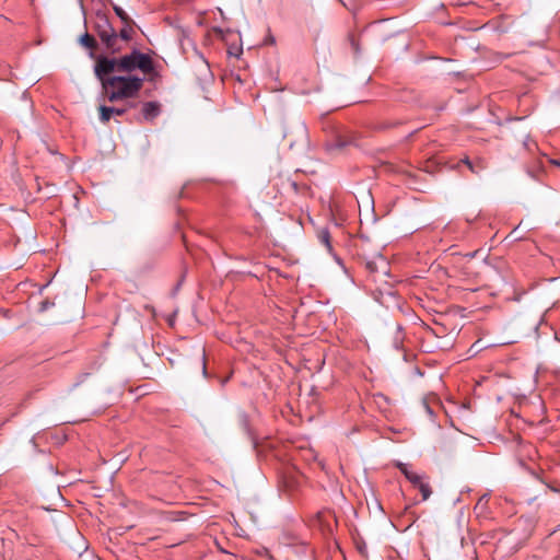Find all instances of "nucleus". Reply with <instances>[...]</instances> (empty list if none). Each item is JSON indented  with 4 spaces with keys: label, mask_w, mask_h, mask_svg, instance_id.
Segmentation results:
<instances>
[{
    "label": "nucleus",
    "mask_w": 560,
    "mask_h": 560,
    "mask_svg": "<svg viewBox=\"0 0 560 560\" xmlns=\"http://www.w3.org/2000/svg\"><path fill=\"white\" fill-rule=\"evenodd\" d=\"M136 70H140L144 75L154 71L152 58L138 49L120 57L98 55L94 65L95 77L113 73L132 75Z\"/></svg>",
    "instance_id": "obj_1"
},
{
    "label": "nucleus",
    "mask_w": 560,
    "mask_h": 560,
    "mask_svg": "<svg viewBox=\"0 0 560 560\" xmlns=\"http://www.w3.org/2000/svg\"><path fill=\"white\" fill-rule=\"evenodd\" d=\"M96 79L102 85L104 95L112 103L136 97L144 83V77L121 73L102 74Z\"/></svg>",
    "instance_id": "obj_2"
},
{
    "label": "nucleus",
    "mask_w": 560,
    "mask_h": 560,
    "mask_svg": "<svg viewBox=\"0 0 560 560\" xmlns=\"http://www.w3.org/2000/svg\"><path fill=\"white\" fill-rule=\"evenodd\" d=\"M94 32L104 44L105 49L109 54H117L121 47L118 45V35L113 25L110 24L107 15L103 12L95 14V21L93 25Z\"/></svg>",
    "instance_id": "obj_3"
},
{
    "label": "nucleus",
    "mask_w": 560,
    "mask_h": 560,
    "mask_svg": "<svg viewBox=\"0 0 560 560\" xmlns=\"http://www.w3.org/2000/svg\"><path fill=\"white\" fill-rule=\"evenodd\" d=\"M460 164H464L467 166V168L476 175H479L481 172H483L487 168V163L483 159L477 158L476 160H470L468 156H464L458 161V163L454 166L455 168H458Z\"/></svg>",
    "instance_id": "obj_4"
},
{
    "label": "nucleus",
    "mask_w": 560,
    "mask_h": 560,
    "mask_svg": "<svg viewBox=\"0 0 560 560\" xmlns=\"http://www.w3.org/2000/svg\"><path fill=\"white\" fill-rule=\"evenodd\" d=\"M143 119L152 121L161 114V104L156 101L145 102L141 109Z\"/></svg>",
    "instance_id": "obj_5"
},
{
    "label": "nucleus",
    "mask_w": 560,
    "mask_h": 560,
    "mask_svg": "<svg viewBox=\"0 0 560 560\" xmlns=\"http://www.w3.org/2000/svg\"><path fill=\"white\" fill-rule=\"evenodd\" d=\"M98 112H100L101 122L107 124L110 120L113 115L122 116V115H125L127 109L122 108V107H113V106L101 105L98 107Z\"/></svg>",
    "instance_id": "obj_6"
},
{
    "label": "nucleus",
    "mask_w": 560,
    "mask_h": 560,
    "mask_svg": "<svg viewBox=\"0 0 560 560\" xmlns=\"http://www.w3.org/2000/svg\"><path fill=\"white\" fill-rule=\"evenodd\" d=\"M396 467L400 470V472L413 485H418V482H420V480L423 478L422 475H419L415 471H412L410 468H409V465L408 464H405V463H397L396 464Z\"/></svg>",
    "instance_id": "obj_7"
},
{
    "label": "nucleus",
    "mask_w": 560,
    "mask_h": 560,
    "mask_svg": "<svg viewBox=\"0 0 560 560\" xmlns=\"http://www.w3.org/2000/svg\"><path fill=\"white\" fill-rule=\"evenodd\" d=\"M80 44L91 50L90 56L96 60V57L94 55V50L97 48V42L96 39L89 33H84L80 37Z\"/></svg>",
    "instance_id": "obj_8"
},
{
    "label": "nucleus",
    "mask_w": 560,
    "mask_h": 560,
    "mask_svg": "<svg viewBox=\"0 0 560 560\" xmlns=\"http://www.w3.org/2000/svg\"><path fill=\"white\" fill-rule=\"evenodd\" d=\"M488 502H489V495L488 494H483L482 497H480L478 502L476 503V505L474 508L475 513L477 515H483L486 513V511H487Z\"/></svg>",
    "instance_id": "obj_9"
},
{
    "label": "nucleus",
    "mask_w": 560,
    "mask_h": 560,
    "mask_svg": "<svg viewBox=\"0 0 560 560\" xmlns=\"http://www.w3.org/2000/svg\"><path fill=\"white\" fill-rule=\"evenodd\" d=\"M415 487H417L419 489V491L421 492L423 501L428 500L430 498V495L432 494V490H431L429 482L424 481L423 478Z\"/></svg>",
    "instance_id": "obj_10"
},
{
    "label": "nucleus",
    "mask_w": 560,
    "mask_h": 560,
    "mask_svg": "<svg viewBox=\"0 0 560 560\" xmlns=\"http://www.w3.org/2000/svg\"><path fill=\"white\" fill-rule=\"evenodd\" d=\"M131 24L132 23L124 24V27L119 31V33H117L118 40L122 39L125 42H128V40L131 39L132 32H133L132 27H131Z\"/></svg>",
    "instance_id": "obj_11"
},
{
    "label": "nucleus",
    "mask_w": 560,
    "mask_h": 560,
    "mask_svg": "<svg viewBox=\"0 0 560 560\" xmlns=\"http://www.w3.org/2000/svg\"><path fill=\"white\" fill-rule=\"evenodd\" d=\"M318 240L328 250H331L330 233L327 229H323L318 232Z\"/></svg>",
    "instance_id": "obj_12"
},
{
    "label": "nucleus",
    "mask_w": 560,
    "mask_h": 560,
    "mask_svg": "<svg viewBox=\"0 0 560 560\" xmlns=\"http://www.w3.org/2000/svg\"><path fill=\"white\" fill-rule=\"evenodd\" d=\"M113 10L124 24L133 23L130 16L119 5L114 4Z\"/></svg>",
    "instance_id": "obj_13"
},
{
    "label": "nucleus",
    "mask_w": 560,
    "mask_h": 560,
    "mask_svg": "<svg viewBox=\"0 0 560 560\" xmlns=\"http://www.w3.org/2000/svg\"><path fill=\"white\" fill-rule=\"evenodd\" d=\"M295 129H296L298 138L300 140H303L306 138L307 130H306V126L303 122H301V121L296 122Z\"/></svg>",
    "instance_id": "obj_14"
},
{
    "label": "nucleus",
    "mask_w": 560,
    "mask_h": 560,
    "mask_svg": "<svg viewBox=\"0 0 560 560\" xmlns=\"http://www.w3.org/2000/svg\"><path fill=\"white\" fill-rule=\"evenodd\" d=\"M201 365H202V374H203V376H207V363H206L205 349L201 350Z\"/></svg>",
    "instance_id": "obj_15"
},
{
    "label": "nucleus",
    "mask_w": 560,
    "mask_h": 560,
    "mask_svg": "<svg viewBox=\"0 0 560 560\" xmlns=\"http://www.w3.org/2000/svg\"><path fill=\"white\" fill-rule=\"evenodd\" d=\"M290 187L295 191V192H300L301 189H306V186L303 185V186H300L296 182L292 180L290 182Z\"/></svg>",
    "instance_id": "obj_16"
},
{
    "label": "nucleus",
    "mask_w": 560,
    "mask_h": 560,
    "mask_svg": "<svg viewBox=\"0 0 560 560\" xmlns=\"http://www.w3.org/2000/svg\"><path fill=\"white\" fill-rule=\"evenodd\" d=\"M54 305L52 302H49V301H43L40 303V311H47L49 307H51Z\"/></svg>",
    "instance_id": "obj_17"
},
{
    "label": "nucleus",
    "mask_w": 560,
    "mask_h": 560,
    "mask_svg": "<svg viewBox=\"0 0 560 560\" xmlns=\"http://www.w3.org/2000/svg\"><path fill=\"white\" fill-rule=\"evenodd\" d=\"M399 122L398 121H389V122H384L381 128L382 129H388V128H393L395 126H397Z\"/></svg>",
    "instance_id": "obj_18"
},
{
    "label": "nucleus",
    "mask_w": 560,
    "mask_h": 560,
    "mask_svg": "<svg viewBox=\"0 0 560 560\" xmlns=\"http://www.w3.org/2000/svg\"><path fill=\"white\" fill-rule=\"evenodd\" d=\"M351 45H352L354 51L358 52L359 51V47H358V44L355 43L353 37H351Z\"/></svg>",
    "instance_id": "obj_19"
},
{
    "label": "nucleus",
    "mask_w": 560,
    "mask_h": 560,
    "mask_svg": "<svg viewBox=\"0 0 560 560\" xmlns=\"http://www.w3.org/2000/svg\"><path fill=\"white\" fill-rule=\"evenodd\" d=\"M552 163H553L555 165L560 166V159H559V160H553V161H552Z\"/></svg>",
    "instance_id": "obj_20"
},
{
    "label": "nucleus",
    "mask_w": 560,
    "mask_h": 560,
    "mask_svg": "<svg viewBox=\"0 0 560 560\" xmlns=\"http://www.w3.org/2000/svg\"><path fill=\"white\" fill-rule=\"evenodd\" d=\"M366 266H368V268H369L370 270H373V264H372V262H368V264H366Z\"/></svg>",
    "instance_id": "obj_21"
},
{
    "label": "nucleus",
    "mask_w": 560,
    "mask_h": 560,
    "mask_svg": "<svg viewBox=\"0 0 560 560\" xmlns=\"http://www.w3.org/2000/svg\"><path fill=\"white\" fill-rule=\"evenodd\" d=\"M269 42H270L271 44H273V43H275V38H273V37L269 38Z\"/></svg>",
    "instance_id": "obj_22"
},
{
    "label": "nucleus",
    "mask_w": 560,
    "mask_h": 560,
    "mask_svg": "<svg viewBox=\"0 0 560 560\" xmlns=\"http://www.w3.org/2000/svg\"><path fill=\"white\" fill-rule=\"evenodd\" d=\"M295 140H291L290 141V147H292L294 144Z\"/></svg>",
    "instance_id": "obj_23"
},
{
    "label": "nucleus",
    "mask_w": 560,
    "mask_h": 560,
    "mask_svg": "<svg viewBox=\"0 0 560 560\" xmlns=\"http://www.w3.org/2000/svg\"><path fill=\"white\" fill-rule=\"evenodd\" d=\"M425 408L428 409V411L431 412L430 408H429V405L424 404Z\"/></svg>",
    "instance_id": "obj_24"
}]
</instances>
